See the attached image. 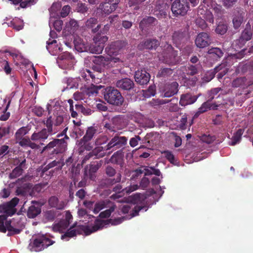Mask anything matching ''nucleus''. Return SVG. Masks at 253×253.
<instances>
[{
  "label": "nucleus",
  "instance_id": "nucleus-1",
  "mask_svg": "<svg viewBox=\"0 0 253 253\" xmlns=\"http://www.w3.org/2000/svg\"><path fill=\"white\" fill-rule=\"evenodd\" d=\"M126 44L127 42L124 41H117L111 42L105 48V51L109 56H95L92 60L94 64L92 67L93 69L98 72H101L104 69L122 65L124 62V58L120 51Z\"/></svg>",
  "mask_w": 253,
  "mask_h": 253
},
{
  "label": "nucleus",
  "instance_id": "nucleus-2",
  "mask_svg": "<svg viewBox=\"0 0 253 253\" xmlns=\"http://www.w3.org/2000/svg\"><path fill=\"white\" fill-rule=\"evenodd\" d=\"M19 201V199L15 197L9 202L0 205V212L4 214L0 215V231L5 233L7 230L8 236L19 234L25 228L24 222L21 218L6 221V216H11L16 212L15 207Z\"/></svg>",
  "mask_w": 253,
  "mask_h": 253
},
{
  "label": "nucleus",
  "instance_id": "nucleus-3",
  "mask_svg": "<svg viewBox=\"0 0 253 253\" xmlns=\"http://www.w3.org/2000/svg\"><path fill=\"white\" fill-rule=\"evenodd\" d=\"M104 99L109 104L119 106L124 102V98L121 93L112 86H108L103 90Z\"/></svg>",
  "mask_w": 253,
  "mask_h": 253
},
{
  "label": "nucleus",
  "instance_id": "nucleus-4",
  "mask_svg": "<svg viewBox=\"0 0 253 253\" xmlns=\"http://www.w3.org/2000/svg\"><path fill=\"white\" fill-rule=\"evenodd\" d=\"M127 141V139L126 137L116 135L110 140L109 143L105 146H104V149L106 151H110L109 152V154H110L113 151L126 145Z\"/></svg>",
  "mask_w": 253,
  "mask_h": 253
},
{
  "label": "nucleus",
  "instance_id": "nucleus-5",
  "mask_svg": "<svg viewBox=\"0 0 253 253\" xmlns=\"http://www.w3.org/2000/svg\"><path fill=\"white\" fill-rule=\"evenodd\" d=\"M189 9L187 0H175L171 5V10L175 16L185 15Z\"/></svg>",
  "mask_w": 253,
  "mask_h": 253
},
{
  "label": "nucleus",
  "instance_id": "nucleus-6",
  "mask_svg": "<svg viewBox=\"0 0 253 253\" xmlns=\"http://www.w3.org/2000/svg\"><path fill=\"white\" fill-rule=\"evenodd\" d=\"M65 147L66 144L63 139H54L42 148L41 153L54 148L52 153L57 154L63 152Z\"/></svg>",
  "mask_w": 253,
  "mask_h": 253
},
{
  "label": "nucleus",
  "instance_id": "nucleus-7",
  "mask_svg": "<svg viewBox=\"0 0 253 253\" xmlns=\"http://www.w3.org/2000/svg\"><path fill=\"white\" fill-rule=\"evenodd\" d=\"M54 243L45 235L39 236L33 243V246L31 250L35 252H40Z\"/></svg>",
  "mask_w": 253,
  "mask_h": 253
},
{
  "label": "nucleus",
  "instance_id": "nucleus-8",
  "mask_svg": "<svg viewBox=\"0 0 253 253\" xmlns=\"http://www.w3.org/2000/svg\"><path fill=\"white\" fill-rule=\"evenodd\" d=\"M120 0H106V1L101 3L99 5V9L102 13L109 15L114 11L117 8L118 4Z\"/></svg>",
  "mask_w": 253,
  "mask_h": 253
},
{
  "label": "nucleus",
  "instance_id": "nucleus-9",
  "mask_svg": "<svg viewBox=\"0 0 253 253\" xmlns=\"http://www.w3.org/2000/svg\"><path fill=\"white\" fill-rule=\"evenodd\" d=\"M46 128H43L40 131L34 132L31 136V139L34 141H40L41 145H44L42 142L46 139L49 135L52 134Z\"/></svg>",
  "mask_w": 253,
  "mask_h": 253
},
{
  "label": "nucleus",
  "instance_id": "nucleus-10",
  "mask_svg": "<svg viewBox=\"0 0 253 253\" xmlns=\"http://www.w3.org/2000/svg\"><path fill=\"white\" fill-rule=\"evenodd\" d=\"M163 54L166 62L171 64H173L176 62L175 58L177 55V53L173 50L170 44H167L165 45Z\"/></svg>",
  "mask_w": 253,
  "mask_h": 253
},
{
  "label": "nucleus",
  "instance_id": "nucleus-11",
  "mask_svg": "<svg viewBox=\"0 0 253 253\" xmlns=\"http://www.w3.org/2000/svg\"><path fill=\"white\" fill-rule=\"evenodd\" d=\"M211 42L209 35L205 32L199 34L195 39V44L199 48H204L208 46Z\"/></svg>",
  "mask_w": 253,
  "mask_h": 253
},
{
  "label": "nucleus",
  "instance_id": "nucleus-12",
  "mask_svg": "<svg viewBox=\"0 0 253 253\" xmlns=\"http://www.w3.org/2000/svg\"><path fill=\"white\" fill-rule=\"evenodd\" d=\"M150 78L149 74L144 70H137L134 75L135 81L140 85L147 84L149 82Z\"/></svg>",
  "mask_w": 253,
  "mask_h": 253
},
{
  "label": "nucleus",
  "instance_id": "nucleus-13",
  "mask_svg": "<svg viewBox=\"0 0 253 253\" xmlns=\"http://www.w3.org/2000/svg\"><path fill=\"white\" fill-rule=\"evenodd\" d=\"M178 84L176 82H173L170 84H167L163 89L165 97H170L176 94L178 91Z\"/></svg>",
  "mask_w": 253,
  "mask_h": 253
},
{
  "label": "nucleus",
  "instance_id": "nucleus-14",
  "mask_svg": "<svg viewBox=\"0 0 253 253\" xmlns=\"http://www.w3.org/2000/svg\"><path fill=\"white\" fill-rule=\"evenodd\" d=\"M104 225V223L103 221L96 220L94 225L83 226L81 229L86 235H88L92 233L103 228Z\"/></svg>",
  "mask_w": 253,
  "mask_h": 253
},
{
  "label": "nucleus",
  "instance_id": "nucleus-15",
  "mask_svg": "<svg viewBox=\"0 0 253 253\" xmlns=\"http://www.w3.org/2000/svg\"><path fill=\"white\" fill-rule=\"evenodd\" d=\"M200 95V94L197 96L193 95L190 93L182 94L179 101V104L182 106L193 104L197 101Z\"/></svg>",
  "mask_w": 253,
  "mask_h": 253
},
{
  "label": "nucleus",
  "instance_id": "nucleus-16",
  "mask_svg": "<svg viewBox=\"0 0 253 253\" xmlns=\"http://www.w3.org/2000/svg\"><path fill=\"white\" fill-rule=\"evenodd\" d=\"M49 206L57 210H62L65 209L66 203L64 201H60L56 196H52L48 200Z\"/></svg>",
  "mask_w": 253,
  "mask_h": 253
},
{
  "label": "nucleus",
  "instance_id": "nucleus-17",
  "mask_svg": "<svg viewBox=\"0 0 253 253\" xmlns=\"http://www.w3.org/2000/svg\"><path fill=\"white\" fill-rule=\"evenodd\" d=\"M99 168L98 165H91L86 166L84 171V177H88L91 180H94L95 178V173L99 169Z\"/></svg>",
  "mask_w": 253,
  "mask_h": 253
},
{
  "label": "nucleus",
  "instance_id": "nucleus-18",
  "mask_svg": "<svg viewBox=\"0 0 253 253\" xmlns=\"http://www.w3.org/2000/svg\"><path fill=\"white\" fill-rule=\"evenodd\" d=\"M116 85L123 90H128L133 87L134 83L130 79L125 78L118 80L116 82Z\"/></svg>",
  "mask_w": 253,
  "mask_h": 253
},
{
  "label": "nucleus",
  "instance_id": "nucleus-19",
  "mask_svg": "<svg viewBox=\"0 0 253 253\" xmlns=\"http://www.w3.org/2000/svg\"><path fill=\"white\" fill-rule=\"evenodd\" d=\"M135 172V175L137 176L141 174H144V175L155 174L157 176H159L161 174V172L159 169L153 168H141L140 169H136Z\"/></svg>",
  "mask_w": 253,
  "mask_h": 253
},
{
  "label": "nucleus",
  "instance_id": "nucleus-20",
  "mask_svg": "<svg viewBox=\"0 0 253 253\" xmlns=\"http://www.w3.org/2000/svg\"><path fill=\"white\" fill-rule=\"evenodd\" d=\"M63 82L67 84V88H77L78 87L80 82H82V79L80 77L73 78H66L63 79Z\"/></svg>",
  "mask_w": 253,
  "mask_h": 253
},
{
  "label": "nucleus",
  "instance_id": "nucleus-21",
  "mask_svg": "<svg viewBox=\"0 0 253 253\" xmlns=\"http://www.w3.org/2000/svg\"><path fill=\"white\" fill-rule=\"evenodd\" d=\"M159 45L158 41L154 39H148L142 44L139 45L140 49L146 48L148 49H155Z\"/></svg>",
  "mask_w": 253,
  "mask_h": 253
},
{
  "label": "nucleus",
  "instance_id": "nucleus-22",
  "mask_svg": "<svg viewBox=\"0 0 253 253\" xmlns=\"http://www.w3.org/2000/svg\"><path fill=\"white\" fill-rule=\"evenodd\" d=\"M104 147L100 146H98L96 147L94 149L92 150V151L90 152L88 155L85 156L86 159H88L89 158L95 156L96 158H102L105 156V153L104 152Z\"/></svg>",
  "mask_w": 253,
  "mask_h": 253
},
{
  "label": "nucleus",
  "instance_id": "nucleus-23",
  "mask_svg": "<svg viewBox=\"0 0 253 253\" xmlns=\"http://www.w3.org/2000/svg\"><path fill=\"white\" fill-rule=\"evenodd\" d=\"M56 40H53L51 41L50 39H49L48 41L46 42V49L51 54L55 55L60 51V47H57L56 45Z\"/></svg>",
  "mask_w": 253,
  "mask_h": 253
},
{
  "label": "nucleus",
  "instance_id": "nucleus-24",
  "mask_svg": "<svg viewBox=\"0 0 253 253\" xmlns=\"http://www.w3.org/2000/svg\"><path fill=\"white\" fill-rule=\"evenodd\" d=\"M245 13L241 11H238L234 15L233 18V24L234 28L238 29L240 27L244 19Z\"/></svg>",
  "mask_w": 253,
  "mask_h": 253
},
{
  "label": "nucleus",
  "instance_id": "nucleus-25",
  "mask_svg": "<svg viewBox=\"0 0 253 253\" xmlns=\"http://www.w3.org/2000/svg\"><path fill=\"white\" fill-rule=\"evenodd\" d=\"M101 86L92 85L90 87H85L83 89L84 94L86 97L95 96L98 93V90L101 88Z\"/></svg>",
  "mask_w": 253,
  "mask_h": 253
},
{
  "label": "nucleus",
  "instance_id": "nucleus-26",
  "mask_svg": "<svg viewBox=\"0 0 253 253\" xmlns=\"http://www.w3.org/2000/svg\"><path fill=\"white\" fill-rule=\"evenodd\" d=\"M97 128L96 126H90L88 127L86 130L85 134L83 138V140L84 142H87L90 141L93 136L97 133Z\"/></svg>",
  "mask_w": 253,
  "mask_h": 253
},
{
  "label": "nucleus",
  "instance_id": "nucleus-27",
  "mask_svg": "<svg viewBox=\"0 0 253 253\" xmlns=\"http://www.w3.org/2000/svg\"><path fill=\"white\" fill-rule=\"evenodd\" d=\"M72 55L69 52H64L59 55L57 58V63L61 68V65L64 64H68L69 60L72 59Z\"/></svg>",
  "mask_w": 253,
  "mask_h": 253
},
{
  "label": "nucleus",
  "instance_id": "nucleus-28",
  "mask_svg": "<svg viewBox=\"0 0 253 253\" xmlns=\"http://www.w3.org/2000/svg\"><path fill=\"white\" fill-rule=\"evenodd\" d=\"M79 27L77 21L71 19L66 23L65 29L70 34H73L79 28Z\"/></svg>",
  "mask_w": 253,
  "mask_h": 253
},
{
  "label": "nucleus",
  "instance_id": "nucleus-29",
  "mask_svg": "<svg viewBox=\"0 0 253 253\" xmlns=\"http://www.w3.org/2000/svg\"><path fill=\"white\" fill-rule=\"evenodd\" d=\"M41 212V209L38 204L37 206L32 205L29 208L27 211V216L29 218H33L36 217Z\"/></svg>",
  "mask_w": 253,
  "mask_h": 253
},
{
  "label": "nucleus",
  "instance_id": "nucleus-30",
  "mask_svg": "<svg viewBox=\"0 0 253 253\" xmlns=\"http://www.w3.org/2000/svg\"><path fill=\"white\" fill-rule=\"evenodd\" d=\"M244 132V129H239L233 135L231 140L228 142L229 145L234 146L239 143L241 139Z\"/></svg>",
  "mask_w": 253,
  "mask_h": 253
},
{
  "label": "nucleus",
  "instance_id": "nucleus-31",
  "mask_svg": "<svg viewBox=\"0 0 253 253\" xmlns=\"http://www.w3.org/2000/svg\"><path fill=\"white\" fill-rule=\"evenodd\" d=\"M156 8L157 10L155 11V14L159 18H162L166 16L167 11L169 8V6L167 3H163L162 6L157 5Z\"/></svg>",
  "mask_w": 253,
  "mask_h": 253
},
{
  "label": "nucleus",
  "instance_id": "nucleus-32",
  "mask_svg": "<svg viewBox=\"0 0 253 253\" xmlns=\"http://www.w3.org/2000/svg\"><path fill=\"white\" fill-rule=\"evenodd\" d=\"M252 37L251 28L247 27L242 32L238 42H241L244 44L246 42L249 41Z\"/></svg>",
  "mask_w": 253,
  "mask_h": 253
},
{
  "label": "nucleus",
  "instance_id": "nucleus-33",
  "mask_svg": "<svg viewBox=\"0 0 253 253\" xmlns=\"http://www.w3.org/2000/svg\"><path fill=\"white\" fill-rule=\"evenodd\" d=\"M202 68V66L200 63L193 65L189 64L186 69L188 75L193 76L198 73L199 71Z\"/></svg>",
  "mask_w": 253,
  "mask_h": 253
},
{
  "label": "nucleus",
  "instance_id": "nucleus-34",
  "mask_svg": "<svg viewBox=\"0 0 253 253\" xmlns=\"http://www.w3.org/2000/svg\"><path fill=\"white\" fill-rule=\"evenodd\" d=\"M69 225V221L67 219L62 220L53 226V230L55 231L62 232L68 228Z\"/></svg>",
  "mask_w": 253,
  "mask_h": 253
},
{
  "label": "nucleus",
  "instance_id": "nucleus-35",
  "mask_svg": "<svg viewBox=\"0 0 253 253\" xmlns=\"http://www.w3.org/2000/svg\"><path fill=\"white\" fill-rule=\"evenodd\" d=\"M109 204H110V201L107 200L96 203L93 209V212L94 213H98L101 210L110 206Z\"/></svg>",
  "mask_w": 253,
  "mask_h": 253
},
{
  "label": "nucleus",
  "instance_id": "nucleus-36",
  "mask_svg": "<svg viewBox=\"0 0 253 253\" xmlns=\"http://www.w3.org/2000/svg\"><path fill=\"white\" fill-rule=\"evenodd\" d=\"M210 102L209 100H208L206 102H204L201 107L198 108V110L195 113L193 118L195 119L198 118L201 114H203L208 110H209L210 108Z\"/></svg>",
  "mask_w": 253,
  "mask_h": 253
},
{
  "label": "nucleus",
  "instance_id": "nucleus-37",
  "mask_svg": "<svg viewBox=\"0 0 253 253\" xmlns=\"http://www.w3.org/2000/svg\"><path fill=\"white\" fill-rule=\"evenodd\" d=\"M78 227H71L64 235H62L61 239L68 241L69 239L75 236L79 231L77 230Z\"/></svg>",
  "mask_w": 253,
  "mask_h": 253
},
{
  "label": "nucleus",
  "instance_id": "nucleus-38",
  "mask_svg": "<svg viewBox=\"0 0 253 253\" xmlns=\"http://www.w3.org/2000/svg\"><path fill=\"white\" fill-rule=\"evenodd\" d=\"M104 47V46L103 44L99 45L94 42L89 46L88 50L92 53L100 54L102 53Z\"/></svg>",
  "mask_w": 253,
  "mask_h": 253
},
{
  "label": "nucleus",
  "instance_id": "nucleus-39",
  "mask_svg": "<svg viewBox=\"0 0 253 253\" xmlns=\"http://www.w3.org/2000/svg\"><path fill=\"white\" fill-rule=\"evenodd\" d=\"M121 174L120 173H118L116 175V178H107L104 179L102 182V184H104L106 185L107 187L113 185L116 183L120 182L121 180Z\"/></svg>",
  "mask_w": 253,
  "mask_h": 253
},
{
  "label": "nucleus",
  "instance_id": "nucleus-40",
  "mask_svg": "<svg viewBox=\"0 0 253 253\" xmlns=\"http://www.w3.org/2000/svg\"><path fill=\"white\" fill-rule=\"evenodd\" d=\"M0 70H4L7 74H9L11 72V69L9 67L5 57L0 59Z\"/></svg>",
  "mask_w": 253,
  "mask_h": 253
},
{
  "label": "nucleus",
  "instance_id": "nucleus-41",
  "mask_svg": "<svg viewBox=\"0 0 253 253\" xmlns=\"http://www.w3.org/2000/svg\"><path fill=\"white\" fill-rule=\"evenodd\" d=\"M56 216V212L54 211H47L44 212L43 220L45 222L52 221Z\"/></svg>",
  "mask_w": 253,
  "mask_h": 253
},
{
  "label": "nucleus",
  "instance_id": "nucleus-42",
  "mask_svg": "<svg viewBox=\"0 0 253 253\" xmlns=\"http://www.w3.org/2000/svg\"><path fill=\"white\" fill-rule=\"evenodd\" d=\"M156 19L153 17H148L144 18L139 23V27L142 30L144 29V28L150 24H154L156 21Z\"/></svg>",
  "mask_w": 253,
  "mask_h": 253
},
{
  "label": "nucleus",
  "instance_id": "nucleus-43",
  "mask_svg": "<svg viewBox=\"0 0 253 253\" xmlns=\"http://www.w3.org/2000/svg\"><path fill=\"white\" fill-rule=\"evenodd\" d=\"M108 40V37L106 36H102L100 34H97L93 39L94 43L99 44V45L103 44L104 46Z\"/></svg>",
  "mask_w": 253,
  "mask_h": 253
},
{
  "label": "nucleus",
  "instance_id": "nucleus-44",
  "mask_svg": "<svg viewBox=\"0 0 253 253\" xmlns=\"http://www.w3.org/2000/svg\"><path fill=\"white\" fill-rule=\"evenodd\" d=\"M7 25L8 26L12 27L17 31H19L23 28L22 21L19 19L13 20L8 23Z\"/></svg>",
  "mask_w": 253,
  "mask_h": 253
},
{
  "label": "nucleus",
  "instance_id": "nucleus-45",
  "mask_svg": "<svg viewBox=\"0 0 253 253\" xmlns=\"http://www.w3.org/2000/svg\"><path fill=\"white\" fill-rule=\"evenodd\" d=\"M7 100H8V103L6 106L5 108L4 109V113L0 117V120L3 121H6L10 116V113L9 112H6L7 110L8 109L11 103V99L9 97H6L3 101L5 102Z\"/></svg>",
  "mask_w": 253,
  "mask_h": 253
},
{
  "label": "nucleus",
  "instance_id": "nucleus-46",
  "mask_svg": "<svg viewBox=\"0 0 253 253\" xmlns=\"http://www.w3.org/2000/svg\"><path fill=\"white\" fill-rule=\"evenodd\" d=\"M110 206L108 207V209L106 210L105 211L101 212L99 216L101 218H107L110 216L111 213L114 211L115 210V206L114 204L110 202V204H109Z\"/></svg>",
  "mask_w": 253,
  "mask_h": 253
},
{
  "label": "nucleus",
  "instance_id": "nucleus-47",
  "mask_svg": "<svg viewBox=\"0 0 253 253\" xmlns=\"http://www.w3.org/2000/svg\"><path fill=\"white\" fill-rule=\"evenodd\" d=\"M212 9L214 12L215 16L220 17L223 13V10L220 5L216 4L215 2L213 4L211 5V7L210 8Z\"/></svg>",
  "mask_w": 253,
  "mask_h": 253
},
{
  "label": "nucleus",
  "instance_id": "nucleus-48",
  "mask_svg": "<svg viewBox=\"0 0 253 253\" xmlns=\"http://www.w3.org/2000/svg\"><path fill=\"white\" fill-rule=\"evenodd\" d=\"M75 108L78 112H81L84 115H90L92 114V110L88 108H85L82 105L76 104Z\"/></svg>",
  "mask_w": 253,
  "mask_h": 253
},
{
  "label": "nucleus",
  "instance_id": "nucleus-49",
  "mask_svg": "<svg viewBox=\"0 0 253 253\" xmlns=\"http://www.w3.org/2000/svg\"><path fill=\"white\" fill-rule=\"evenodd\" d=\"M156 94L155 86L151 85L147 90H143V95L145 98H149L153 96Z\"/></svg>",
  "mask_w": 253,
  "mask_h": 253
},
{
  "label": "nucleus",
  "instance_id": "nucleus-50",
  "mask_svg": "<svg viewBox=\"0 0 253 253\" xmlns=\"http://www.w3.org/2000/svg\"><path fill=\"white\" fill-rule=\"evenodd\" d=\"M28 133L27 128L25 127L20 128L15 133V136L16 140H20L23 136Z\"/></svg>",
  "mask_w": 253,
  "mask_h": 253
},
{
  "label": "nucleus",
  "instance_id": "nucleus-51",
  "mask_svg": "<svg viewBox=\"0 0 253 253\" xmlns=\"http://www.w3.org/2000/svg\"><path fill=\"white\" fill-rule=\"evenodd\" d=\"M208 53L210 54H212L213 56H215V57H216L217 58L221 57L223 53L222 50L217 47L212 48L209 50Z\"/></svg>",
  "mask_w": 253,
  "mask_h": 253
},
{
  "label": "nucleus",
  "instance_id": "nucleus-52",
  "mask_svg": "<svg viewBox=\"0 0 253 253\" xmlns=\"http://www.w3.org/2000/svg\"><path fill=\"white\" fill-rule=\"evenodd\" d=\"M23 169L20 167H16L9 174L11 179L15 178L22 174Z\"/></svg>",
  "mask_w": 253,
  "mask_h": 253
},
{
  "label": "nucleus",
  "instance_id": "nucleus-53",
  "mask_svg": "<svg viewBox=\"0 0 253 253\" xmlns=\"http://www.w3.org/2000/svg\"><path fill=\"white\" fill-rule=\"evenodd\" d=\"M60 5L59 3H53L49 9V12L51 17H55V16H59L58 13H56L57 11L60 8Z\"/></svg>",
  "mask_w": 253,
  "mask_h": 253
},
{
  "label": "nucleus",
  "instance_id": "nucleus-54",
  "mask_svg": "<svg viewBox=\"0 0 253 253\" xmlns=\"http://www.w3.org/2000/svg\"><path fill=\"white\" fill-rule=\"evenodd\" d=\"M246 79L245 77L239 78L234 80L232 83V85L234 87H238L245 84Z\"/></svg>",
  "mask_w": 253,
  "mask_h": 253
},
{
  "label": "nucleus",
  "instance_id": "nucleus-55",
  "mask_svg": "<svg viewBox=\"0 0 253 253\" xmlns=\"http://www.w3.org/2000/svg\"><path fill=\"white\" fill-rule=\"evenodd\" d=\"M220 90L221 88L220 87H216L211 89L208 92V100L210 101H212L214 98V95H216Z\"/></svg>",
  "mask_w": 253,
  "mask_h": 253
},
{
  "label": "nucleus",
  "instance_id": "nucleus-56",
  "mask_svg": "<svg viewBox=\"0 0 253 253\" xmlns=\"http://www.w3.org/2000/svg\"><path fill=\"white\" fill-rule=\"evenodd\" d=\"M51 118H52L51 116H49V117H48L47 120L45 121H44V124L45 125V126L47 127V128H46V129L49 130V131L50 133H54V132H53V128H52L53 122H52V120Z\"/></svg>",
  "mask_w": 253,
  "mask_h": 253
},
{
  "label": "nucleus",
  "instance_id": "nucleus-57",
  "mask_svg": "<svg viewBox=\"0 0 253 253\" xmlns=\"http://www.w3.org/2000/svg\"><path fill=\"white\" fill-rule=\"evenodd\" d=\"M110 24L117 27L119 24V17L117 15L111 16L109 18Z\"/></svg>",
  "mask_w": 253,
  "mask_h": 253
},
{
  "label": "nucleus",
  "instance_id": "nucleus-58",
  "mask_svg": "<svg viewBox=\"0 0 253 253\" xmlns=\"http://www.w3.org/2000/svg\"><path fill=\"white\" fill-rule=\"evenodd\" d=\"M227 29V27L225 24H219L216 27L215 31L217 34H220V35H223L225 34Z\"/></svg>",
  "mask_w": 253,
  "mask_h": 253
},
{
  "label": "nucleus",
  "instance_id": "nucleus-59",
  "mask_svg": "<svg viewBox=\"0 0 253 253\" xmlns=\"http://www.w3.org/2000/svg\"><path fill=\"white\" fill-rule=\"evenodd\" d=\"M97 23V19L95 17L88 19L85 22V26L88 28H93Z\"/></svg>",
  "mask_w": 253,
  "mask_h": 253
},
{
  "label": "nucleus",
  "instance_id": "nucleus-60",
  "mask_svg": "<svg viewBox=\"0 0 253 253\" xmlns=\"http://www.w3.org/2000/svg\"><path fill=\"white\" fill-rule=\"evenodd\" d=\"M201 140L206 143L210 144L215 140V137L210 135L204 134L202 136Z\"/></svg>",
  "mask_w": 253,
  "mask_h": 253
},
{
  "label": "nucleus",
  "instance_id": "nucleus-61",
  "mask_svg": "<svg viewBox=\"0 0 253 253\" xmlns=\"http://www.w3.org/2000/svg\"><path fill=\"white\" fill-rule=\"evenodd\" d=\"M70 6L69 5H65L63 7L61 12H60V15L59 17L62 18L66 17L70 11Z\"/></svg>",
  "mask_w": 253,
  "mask_h": 253
},
{
  "label": "nucleus",
  "instance_id": "nucleus-62",
  "mask_svg": "<svg viewBox=\"0 0 253 253\" xmlns=\"http://www.w3.org/2000/svg\"><path fill=\"white\" fill-rule=\"evenodd\" d=\"M37 0H27L20 2V6L22 8H26L35 4Z\"/></svg>",
  "mask_w": 253,
  "mask_h": 253
},
{
  "label": "nucleus",
  "instance_id": "nucleus-63",
  "mask_svg": "<svg viewBox=\"0 0 253 253\" xmlns=\"http://www.w3.org/2000/svg\"><path fill=\"white\" fill-rule=\"evenodd\" d=\"M195 23L197 26L200 27L202 29L207 27V24L205 20L201 17L197 18L195 20Z\"/></svg>",
  "mask_w": 253,
  "mask_h": 253
},
{
  "label": "nucleus",
  "instance_id": "nucleus-64",
  "mask_svg": "<svg viewBox=\"0 0 253 253\" xmlns=\"http://www.w3.org/2000/svg\"><path fill=\"white\" fill-rule=\"evenodd\" d=\"M53 25L55 29L59 32L62 29L63 21L60 19L56 20L53 22Z\"/></svg>",
  "mask_w": 253,
  "mask_h": 253
}]
</instances>
